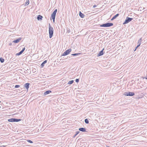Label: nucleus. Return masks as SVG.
Here are the masks:
<instances>
[{"label":"nucleus","instance_id":"nucleus-2","mask_svg":"<svg viewBox=\"0 0 147 147\" xmlns=\"http://www.w3.org/2000/svg\"><path fill=\"white\" fill-rule=\"evenodd\" d=\"M113 24L112 23H107L100 25V26L102 27H109L113 26Z\"/></svg>","mask_w":147,"mask_h":147},{"label":"nucleus","instance_id":"nucleus-6","mask_svg":"<svg viewBox=\"0 0 147 147\" xmlns=\"http://www.w3.org/2000/svg\"><path fill=\"white\" fill-rule=\"evenodd\" d=\"M133 18H130L128 17H127L124 22L123 23V24H127L129 22L131 21L132 20Z\"/></svg>","mask_w":147,"mask_h":147},{"label":"nucleus","instance_id":"nucleus-14","mask_svg":"<svg viewBox=\"0 0 147 147\" xmlns=\"http://www.w3.org/2000/svg\"><path fill=\"white\" fill-rule=\"evenodd\" d=\"M43 17L41 16V15H38L37 17V19L38 20H42Z\"/></svg>","mask_w":147,"mask_h":147},{"label":"nucleus","instance_id":"nucleus-5","mask_svg":"<svg viewBox=\"0 0 147 147\" xmlns=\"http://www.w3.org/2000/svg\"><path fill=\"white\" fill-rule=\"evenodd\" d=\"M124 94L126 96H132L135 95V93L134 92H124Z\"/></svg>","mask_w":147,"mask_h":147},{"label":"nucleus","instance_id":"nucleus-28","mask_svg":"<svg viewBox=\"0 0 147 147\" xmlns=\"http://www.w3.org/2000/svg\"><path fill=\"white\" fill-rule=\"evenodd\" d=\"M76 82H79V79H76Z\"/></svg>","mask_w":147,"mask_h":147},{"label":"nucleus","instance_id":"nucleus-21","mask_svg":"<svg viewBox=\"0 0 147 147\" xmlns=\"http://www.w3.org/2000/svg\"><path fill=\"white\" fill-rule=\"evenodd\" d=\"M76 134H75V135L74 136L73 138H75L77 135H78L80 132V131H77L76 132Z\"/></svg>","mask_w":147,"mask_h":147},{"label":"nucleus","instance_id":"nucleus-13","mask_svg":"<svg viewBox=\"0 0 147 147\" xmlns=\"http://www.w3.org/2000/svg\"><path fill=\"white\" fill-rule=\"evenodd\" d=\"M119 14L117 13L111 19V20L112 21L114 19H115L117 17L119 16Z\"/></svg>","mask_w":147,"mask_h":147},{"label":"nucleus","instance_id":"nucleus-16","mask_svg":"<svg viewBox=\"0 0 147 147\" xmlns=\"http://www.w3.org/2000/svg\"><path fill=\"white\" fill-rule=\"evenodd\" d=\"M47 61L46 60L42 62V63L41 64V67H44V66L45 64L46 63H47Z\"/></svg>","mask_w":147,"mask_h":147},{"label":"nucleus","instance_id":"nucleus-4","mask_svg":"<svg viewBox=\"0 0 147 147\" xmlns=\"http://www.w3.org/2000/svg\"><path fill=\"white\" fill-rule=\"evenodd\" d=\"M21 119H17L16 118H11L8 119V121L9 122H18L21 121Z\"/></svg>","mask_w":147,"mask_h":147},{"label":"nucleus","instance_id":"nucleus-26","mask_svg":"<svg viewBox=\"0 0 147 147\" xmlns=\"http://www.w3.org/2000/svg\"><path fill=\"white\" fill-rule=\"evenodd\" d=\"M20 86L19 85H16L15 86V88H19Z\"/></svg>","mask_w":147,"mask_h":147},{"label":"nucleus","instance_id":"nucleus-1","mask_svg":"<svg viewBox=\"0 0 147 147\" xmlns=\"http://www.w3.org/2000/svg\"><path fill=\"white\" fill-rule=\"evenodd\" d=\"M49 36L50 38H52L53 34V28L51 26L50 24H49Z\"/></svg>","mask_w":147,"mask_h":147},{"label":"nucleus","instance_id":"nucleus-27","mask_svg":"<svg viewBox=\"0 0 147 147\" xmlns=\"http://www.w3.org/2000/svg\"><path fill=\"white\" fill-rule=\"evenodd\" d=\"M25 48L24 47V48L22 49V50H21V51L23 53V52L25 50Z\"/></svg>","mask_w":147,"mask_h":147},{"label":"nucleus","instance_id":"nucleus-18","mask_svg":"<svg viewBox=\"0 0 147 147\" xmlns=\"http://www.w3.org/2000/svg\"><path fill=\"white\" fill-rule=\"evenodd\" d=\"M29 3V0H26V2L25 3L24 5L25 6H26L28 5Z\"/></svg>","mask_w":147,"mask_h":147},{"label":"nucleus","instance_id":"nucleus-3","mask_svg":"<svg viewBox=\"0 0 147 147\" xmlns=\"http://www.w3.org/2000/svg\"><path fill=\"white\" fill-rule=\"evenodd\" d=\"M57 12V9H55L51 14V18H52L53 22H54L55 21L56 14Z\"/></svg>","mask_w":147,"mask_h":147},{"label":"nucleus","instance_id":"nucleus-35","mask_svg":"<svg viewBox=\"0 0 147 147\" xmlns=\"http://www.w3.org/2000/svg\"><path fill=\"white\" fill-rule=\"evenodd\" d=\"M0 108H1V107L0 106Z\"/></svg>","mask_w":147,"mask_h":147},{"label":"nucleus","instance_id":"nucleus-8","mask_svg":"<svg viewBox=\"0 0 147 147\" xmlns=\"http://www.w3.org/2000/svg\"><path fill=\"white\" fill-rule=\"evenodd\" d=\"M104 49H103L102 50L100 51L99 53L98 54L97 56L98 57L101 56L103 54V50Z\"/></svg>","mask_w":147,"mask_h":147},{"label":"nucleus","instance_id":"nucleus-15","mask_svg":"<svg viewBox=\"0 0 147 147\" xmlns=\"http://www.w3.org/2000/svg\"><path fill=\"white\" fill-rule=\"evenodd\" d=\"M51 92V91L50 90H47L44 93V95H47Z\"/></svg>","mask_w":147,"mask_h":147},{"label":"nucleus","instance_id":"nucleus-31","mask_svg":"<svg viewBox=\"0 0 147 147\" xmlns=\"http://www.w3.org/2000/svg\"><path fill=\"white\" fill-rule=\"evenodd\" d=\"M9 46H11V45H12V43H10L9 44Z\"/></svg>","mask_w":147,"mask_h":147},{"label":"nucleus","instance_id":"nucleus-32","mask_svg":"<svg viewBox=\"0 0 147 147\" xmlns=\"http://www.w3.org/2000/svg\"><path fill=\"white\" fill-rule=\"evenodd\" d=\"M145 78L146 79H147V76H146V77H145Z\"/></svg>","mask_w":147,"mask_h":147},{"label":"nucleus","instance_id":"nucleus-34","mask_svg":"<svg viewBox=\"0 0 147 147\" xmlns=\"http://www.w3.org/2000/svg\"><path fill=\"white\" fill-rule=\"evenodd\" d=\"M1 102V101H0V102Z\"/></svg>","mask_w":147,"mask_h":147},{"label":"nucleus","instance_id":"nucleus-11","mask_svg":"<svg viewBox=\"0 0 147 147\" xmlns=\"http://www.w3.org/2000/svg\"><path fill=\"white\" fill-rule=\"evenodd\" d=\"M30 83H27L25 84L24 86L26 89H28L29 87Z\"/></svg>","mask_w":147,"mask_h":147},{"label":"nucleus","instance_id":"nucleus-20","mask_svg":"<svg viewBox=\"0 0 147 147\" xmlns=\"http://www.w3.org/2000/svg\"><path fill=\"white\" fill-rule=\"evenodd\" d=\"M0 61L1 63H3L4 62V60L3 58L1 57L0 58Z\"/></svg>","mask_w":147,"mask_h":147},{"label":"nucleus","instance_id":"nucleus-22","mask_svg":"<svg viewBox=\"0 0 147 147\" xmlns=\"http://www.w3.org/2000/svg\"><path fill=\"white\" fill-rule=\"evenodd\" d=\"M84 121H85V122L86 124H88V123H89V121H88V120L87 119H85Z\"/></svg>","mask_w":147,"mask_h":147},{"label":"nucleus","instance_id":"nucleus-30","mask_svg":"<svg viewBox=\"0 0 147 147\" xmlns=\"http://www.w3.org/2000/svg\"><path fill=\"white\" fill-rule=\"evenodd\" d=\"M96 7V5H94L93 6V8H95V7Z\"/></svg>","mask_w":147,"mask_h":147},{"label":"nucleus","instance_id":"nucleus-23","mask_svg":"<svg viewBox=\"0 0 147 147\" xmlns=\"http://www.w3.org/2000/svg\"><path fill=\"white\" fill-rule=\"evenodd\" d=\"M74 82L73 80H71L69 81L68 83V84H72Z\"/></svg>","mask_w":147,"mask_h":147},{"label":"nucleus","instance_id":"nucleus-25","mask_svg":"<svg viewBox=\"0 0 147 147\" xmlns=\"http://www.w3.org/2000/svg\"><path fill=\"white\" fill-rule=\"evenodd\" d=\"M27 141L28 142H29V143H33V142H32V141H31V140H27Z\"/></svg>","mask_w":147,"mask_h":147},{"label":"nucleus","instance_id":"nucleus-29","mask_svg":"<svg viewBox=\"0 0 147 147\" xmlns=\"http://www.w3.org/2000/svg\"><path fill=\"white\" fill-rule=\"evenodd\" d=\"M140 46L139 45H138L136 47V49L135 50H134V51H135L137 49V48Z\"/></svg>","mask_w":147,"mask_h":147},{"label":"nucleus","instance_id":"nucleus-7","mask_svg":"<svg viewBox=\"0 0 147 147\" xmlns=\"http://www.w3.org/2000/svg\"><path fill=\"white\" fill-rule=\"evenodd\" d=\"M71 50L70 49L65 51L62 55V56H65L68 55L71 51Z\"/></svg>","mask_w":147,"mask_h":147},{"label":"nucleus","instance_id":"nucleus-12","mask_svg":"<svg viewBox=\"0 0 147 147\" xmlns=\"http://www.w3.org/2000/svg\"><path fill=\"white\" fill-rule=\"evenodd\" d=\"M79 16L82 18H84L85 16V15L82 13L80 11L79 12Z\"/></svg>","mask_w":147,"mask_h":147},{"label":"nucleus","instance_id":"nucleus-17","mask_svg":"<svg viewBox=\"0 0 147 147\" xmlns=\"http://www.w3.org/2000/svg\"><path fill=\"white\" fill-rule=\"evenodd\" d=\"M82 54V53H74L72 54L71 55L74 56H76L77 55H80Z\"/></svg>","mask_w":147,"mask_h":147},{"label":"nucleus","instance_id":"nucleus-33","mask_svg":"<svg viewBox=\"0 0 147 147\" xmlns=\"http://www.w3.org/2000/svg\"><path fill=\"white\" fill-rule=\"evenodd\" d=\"M142 78H143V79H144V78H145V77H142Z\"/></svg>","mask_w":147,"mask_h":147},{"label":"nucleus","instance_id":"nucleus-24","mask_svg":"<svg viewBox=\"0 0 147 147\" xmlns=\"http://www.w3.org/2000/svg\"><path fill=\"white\" fill-rule=\"evenodd\" d=\"M22 53L21 51H20L18 53H16V55H20Z\"/></svg>","mask_w":147,"mask_h":147},{"label":"nucleus","instance_id":"nucleus-19","mask_svg":"<svg viewBox=\"0 0 147 147\" xmlns=\"http://www.w3.org/2000/svg\"><path fill=\"white\" fill-rule=\"evenodd\" d=\"M142 41V38H140L138 41V45H139L140 46L141 44V42Z\"/></svg>","mask_w":147,"mask_h":147},{"label":"nucleus","instance_id":"nucleus-9","mask_svg":"<svg viewBox=\"0 0 147 147\" xmlns=\"http://www.w3.org/2000/svg\"><path fill=\"white\" fill-rule=\"evenodd\" d=\"M21 40V38H20L18 39H16L15 40L13 41L12 42L14 43H17L19 42Z\"/></svg>","mask_w":147,"mask_h":147},{"label":"nucleus","instance_id":"nucleus-10","mask_svg":"<svg viewBox=\"0 0 147 147\" xmlns=\"http://www.w3.org/2000/svg\"><path fill=\"white\" fill-rule=\"evenodd\" d=\"M79 130L81 131L85 132H86V129L85 128L81 127L79 129Z\"/></svg>","mask_w":147,"mask_h":147}]
</instances>
